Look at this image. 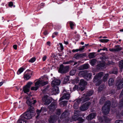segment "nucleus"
<instances>
[{"mask_svg": "<svg viewBox=\"0 0 123 123\" xmlns=\"http://www.w3.org/2000/svg\"><path fill=\"white\" fill-rule=\"evenodd\" d=\"M104 73L102 72H101L95 75L94 77L93 81L94 83H96V86H98L101 83L102 80H100L102 77Z\"/></svg>", "mask_w": 123, "mask_h": 123, "instance_id": "nucleus-1", "label": "nucleus"}, {"mask_svg": "<svg viewBox=\"0 0 123 123\" xmlns=\"http://www.w3.org/2000/svg\"><path fill=\"white\" fill-rule=\"evenodd\" d=\"M36 102V101L35 100H34L33 101L28 100L26 102L27 104L30 106L27 111L28 112H30V113L31 114L34 116V113L35 111L33 107L31 106V105L32 104H35Z\"/></svg>", "mask_w": 123, "mask_h": 123, "instance_id": "nucleus-2", "label": "nucleus"}, {"mask_svg": "<svg viewBox=\"0 0 123 123\" xmlns=\"http://www.w3.org/2000/svg\"><path fill=\"white\" fill-rule=\"evenodd\" d=\"M110 102L109 101H107L105 103L104 105L102 107V111L105 115L109 113L110 111Z\"/></svg>", "mask_w": 123, "mask_h": 123, "instance_id": "nucleus-3", "label": "nucleus"}, {"mask_svg": "<svg viewBox=\"0 0 123 123\" xmlns=\"http://www.w3.org/2000/svg\"><path fill=\"white\" fill-rule=\"evenodd\" d=\"M69 68V66H64L62 64L60 65L58 69V72L61 74H65L68 72Z\"/></svg>", "mask_w": 123, "mask_h": 123, "instance_id": "nucleus-4", "label": "nucleus"}, {"mask_svg": "<svg viewBox=\"0 0 123 123\" xmlns=\"http://www.w3.org/2000/svg\"><path fill=\"white\" fill-rule=\"evenodd\" d=\"M42 101L45 105H48L52 101L51 99H50L47 95L44 96L42 98Z\"/></svg>", "mask_w": 123, "mask_h": 123, "instance_id": "nucleus-5", "label": "nucleus"}, {"mask_svg": "<svg viewBox=\"0 0 123 123\" xmlns=\"http://www.w3.org/2000/svg\"><path fill=\"white\" fill-rule=\"evenodd\" d=\"M91 103V102H87L82 105L80 108V110L82 111H85L87 110L89 108Z\"/></svg>", "mask_w": 123, "mask_h": 123, "instance_id": "nucleus-6", "label": "nucleus"}, {"mask_svg": "<svg viewBox=\"0 0 123 123\" xmlns=\"http://www.w3.org/2000/svg\"><path fill=\"white\" fill-rule=\"evenodd\" d=\"M33 83L31 82H29L27 83V84L23 88V90L25 93H26L29 92L31 86Z\"/></svg>", "mask_w": 123, "mask_h": 123, "instance_id": "nucleus-7", "label": "nucleus"}, {"mask_svg": "<svg viewBox=\"0 0 123 123\" xmlns=\"http://www.w3.org/2000/svg\"><path fill=\"white\" fill-rule=\"evenodd\" d=\"M63 95L59 99V100L61 101L63 99H68L70 97V94L67 93L64 90L63 91Z\"/></svg>", "mask_w": 123, "mask_h": 123, "instance_id": "nucleus-8", "label": "nucleus"}, {"mask_svg": "<svg viewBox=\"0 0 123 123\" xmlns=\"http://www.w3.org/2000/svg\"><path fill=\"white\" fill-rule=\"evenodd\" d=\"M30 113V112L27 111L22 115H23V116L26 119H29L31 118L34 116Z\"/></svg>", "mask_w": 123, "mask_h": 123, "instance_id": "nucleus-9", "label": "nucleus"}, {"mask_svg": "<svg viewBox=\"0 0 123 123\" xmlns=\"http://www.w3.org/2000/svg\"><path fill=\"white\" fill-rule=\"evenodd\" d=\"M98 119L100 122H103L104 121L105 123H108L111 120L110 119L108 118L105 116H104L102 117H98Z\"/></svg>", "mask_w": 123, "mask_h": 123, "instance_id": "nucleus-10", "label": "nucleus"}, {"mask_svg": "<svg viewBox=\"0 0 123 123\" xmlns=\"http://www.w3.org/2000/svg\"><path fill=\"white\" fill-rule=\"evenodd\" d=\"M56 108V103L55 102H52L49 106L48 108L50 111L53 112Z\"/></svg>", "mask_w": 123, "mask_h": 123, "instance_id": "nucleus-11", "label": "nucleus"}, {"mask_svg": "<svg viewBox=\"0 0 123 123\" xmlns=\"http://www.w3.org/2000/svg\"><path fill=\"white\" fill-rule=\"evenodd\" d=\"M120 46L118 45H115V47L116 48H113L112 49H110L109 50L110 51L112 52H116L120 51L122 50V48L120 47Z\"/></svg>", "mask_w": 123, "mask_h": 123, "instance_id": "nucleus-12", "label": "nucleus"}, {"mask_svg": "<svg viewBox=\"0 0 123 123\" xmlns=\"http://www.w3.org/2000/svg\"><path fill=\"white\" fill-rule=\"evenodd\" d=\"M72 118L74 121L78 120L79 121L78 123H82L84 121V120L81 117H78V115H74L72 117Z\"/></svg>", "mask_w": 123, "mask_h": 123, "instance_id": "nucleus-13", "label": "nucleus"}, {"mask_svg": "<svg viewBox=\"0 0 123 123\" xmlns=\"http://www.w3.org/2000/svg\"><path fill=\"white\" fill-rule=\"evenodd\" d=\"M61 83V81L59 79H55L52 81L51 86L52 87L56 86L59 85Z\"/></svg>", "mask_w": 123, "mask_h": 123, "instance_id": "nucleus-14", "label": "nucleus"}, {"mask_svg": "<svg viewBox=\"0 0 123 123\" xmlns=\"http://www.w3.org/2000/svg\"><path fill=\"white\" fill-rule=\"evenodd\" d=\"M58 117L56 116H51L49 119V122L50 123H53L56 122Z\"/></svg>", "mask_w": 123, "mask_h": 123, "instance_id": "nucleus-15", "label": "nucleus"}, {"mask_svg": "<svg viewBox=\"0 0 123 123\" xmlns=\"http://www.w3.org/2000/svg\"><path fill=\"white\" fill-rule=\"evenodd\" d=\"M116 86L117 89H122L123 87V79L119 82L117 83L116 84Z\"/></svg>", "mask_w": 123, "mask_h": 123, "instance_id": "nucleus-16", "label": "nucleus"}, {"mask_svg": "<svg viewBox=\"0 0 123 123\" xmlns=\"http://www.w3.org/2000/svg\"><path fill=\"white\" fill-rule=\"evenodd\" d=\"M22 115L20 116L17 123H26V119Z\"/></svg>", "mask_w": 123, "mask_h": 123, "instance_id": "nucleus-17", "label": "nucleus"}, {"mask_svg": "<svg viewBox=\"0 0 123 123\" xmlns=\"http://www.w3.org/2000/svg\"><path fill=\"white\" fill-rule=\"evenodd\" d=\"M96 116V113H93L90 114L89 115L87 116L86 118L87 120H89L92 119L94 118Z\"/></svg>", "mask_w": 123, "mask_h": 123, "instance_id": "nucleus-18", "label": "nucleus"}, {"mask_svg": "<svg viewBox=\"0 0 123 123\" xmlns=\"http://www.w3.org/2000/svg\"><path fill=\"white\" fill-rule=\"evenodd\" d=\"M69 115V111H66L63 112L61 115V118H64L68 117Z\"/></svg>", "mask_w": 123, "mask_h": 123, "instance_id": "nucleus-19", "label": "nucleus"}, {"mask_svg": "<svg viewBox=\"0 0 123 123\" xmlns=\"http://www.w3.org/2000/svg\"><path fill=\"white\" fill-rule=\"evenodd\" d=\"M89 66L88 64H85L80 66L78 68V69L80 70L86 69L89 68Z\"/></svg>", "mask_w": 123, "mask_h": 123, "instance_id": "nucleus-20", "label": "nucleus"}, {"mask_svg": "<svg viewBox=\"0 0 123 123\" xmlns=\"http://www.w3.org/2000/svg\"><path fill=\"white\" fill-rule=\"evenodd\" d=\"M84 56V54H76L74 56V58L76 59H78L79 58H81Z\"/></svg>", "mask_w": 123, "mask_h": 123, "instance_id": "nucleus-21", "label": "nucleus"}, {"mask_svg": "<svg viewBox=\"0 0 123 123\" xmlns=\"http://www.w3.org/2000/svg\"><path fill=\"white\" fill-rule=\"evenodd\" d=\"M53 92L55 94H57L59 93V90L58 87L57 86L53 87Z\"/></svg>", "mask_w": 123, "mask_h": 123, "instance_id": "nucleus-22", "label": "nucleus"}, {"mask_svg": "<svg viewBox=\"0 0 123 123\" xmlns=\"http://www.w3.org/2000/svg\"><path fill=\"white\" fill-rule=\"evenodd\" d=\"M86 71H80L78 74V75L80 77H84L86 74Z\"/></svg>", "mask_w": 123, "mask_h": 123, "instance_id": "nucleus-23", "label": "nucleus"}, {"mask_svg": "<svg viewBox=\"0 0 123 123\" xmlns=\"http://www.w3.org/2000/svg\"><path fill=\"white\" fill-rule=\"evenodd\" d=\"M92 76V73H88L87 72H86V74L84 77V78L88 80L91 78Z\"/></svg>", "mask_w": 123, "mask_h": 123, "instance_id": "nucleus-24", "label": "nucleus"}, {"mask_svg": "<svg viewBox=\"0 0 123 123\" xmlns=\"http://www.w3.org/2000/svg\"><path fill=\"white\" fill-rule=\"evenodd\" d=\"M105 65V62H102L97 66V68L98 69H100L102 67H104Z\"/></svg>", "mask_w": 123, "mask_h": 123, "instance_id": "nucleus-25", "label": "nucleus"}, {"mask_svg": "<svg viewBox=\"0 0 123 123\" xmlns=\"http://www.w3.org/2000/svg\"><path fill=\"white\" fill-rule=\"evenodd\" d=\"M88 97V96L86 95L85 97H83L81 98V100H82V102H84L89 100L90 98Z\"/></svg>", "mask_w": 123, "mask_h": 123, "instance_id": "nucleus-26", "label": "nucleus"}, {"mask_svg": "<svg viewBox=\"0 0 123 123\" xmlns=\"http://www.w3.org/2000/svg\"><path fill=\"white\" fill-rule=\"evenodd\" d=\"M114 80L113 78H111L108 80L109 85V86H112L114 83Z\"/></svg>", "mask_w": 123, "mask_h": 123, "instance_id": "nucleus-27", "label": "nucleus"}, {"mask_svg": "<svg viewBox=\"0 0 123 123\" xmlns=\"http://www.w3.org/2000/svg\"><path fill=\"white\" fill-rule=\"evenodd\" d=\"M79 84L80 85L85 86L87 85V83L84 80L81 79L80 80Z\"/></svg>", "mask_w": 123, "mask_h": 123, "instance_id": "nucleus-28", "label": "nucleus"}, {"mask_svg": "<svg viewBox=\"0 0 123 123\" xmlns=\"http://www.w3.org/2000/svg\"><path fill=\"white\" fill-rule=\"evenodd\" d=\"M118 73V69L117 68H115L111 71L109 72L110 74H116Z\"/></svg>", "mask_w": 123, "mask_h": 123, "instance_id": "nucleus-29", "label": "nucleus"}, {"mask_svg": "<svg viewBox=\"0 0 123 123\" xmlns=\"http://www.w3.org/2000/svg\"><path fill=\"white\" fill-rule=\"evenodd\" d=\"M24 78L25 80H28L31 78V76H30V73H28L24 75Z\"/></svg>", "mask_w": 123, "mask_h": 123, "instance_id": "nucleus-30", "label": "nucleus"}, {"mask_svg": "<svg viewBox=\"0 0 123 123\" xmlns=\"http://www.w3.org/2000/svg\"><path fill=\"white\" fill-rule=\"evenodd\" d=\"M95 54L94 52L90 53L88 55L89 58L91 59L94 58L95 57Z\"/></svg>", "mask_w": 123, "mask_h": 123, "instance_id": "nucleus-31", "label": "nucleus"}, {"mask_svg": "<svg viewBox=\"0 0 123 123\" xmlns=\"http://www.w3.org/2000/svg\"><path fill=\"white\" fill-rule=\"evenodd\" d=\"M97 62V60L95 59H93L91 60L90 62L92 66H94Z\"/></svg>", "mask_w": 123, "mask_h": 123, "instance_id": "nucleus-32", "label": "nucleus"}, {"mask_svg": "<svg viewBox=\"0 0 123 123\" xmlns=\"http://www.w3.org/2000/svg\"><path fill=\"white\" fill-rule=\"evenodd\" d=\"M105 87V85H101L98 88V92H100L104 89Z\"/></svg>", "mask_w": 123, "mask_h": 123, "instance_id": "nucleus-33", "label": "nucleus"}, {"mask_svg": "<svg viewBox=\"0 0 123 123\" xmlns=\"http://www.w3.org/2000/svg\"><path fill=\"white\" fill-rule=\"evenodd\" d=\"M25 69V68H20L17 71V74L18 75L20 74Z\"/></svg>", "mask_w": 123, "mask_h": 123, "instance_id": "nucleus-34", "label": "nucleus"}, {"mask_svg": "<svg viewBox=\"0 0 123 123\" xmlns=\"http://www.w3.org/2000/svg\"><path fill=\"white\" fill-rule=\"evenodd\" d=\"M69 79V76H67L65 77L64 80L63 82V83L65 84L68 81Z\"/></svg>", "mask_w": 123, "mask_h": 123, "instance_id": "nucleus-35", "label": "nucleus"}, {"mask_svg": "<svg viewBox=\"0 0 123 123\" xmlns=\"http://www.w3.org/2000/svg\"><path fill=\"white\" fill-rule=\"evenodd\" d=\"M105 97H103L100 99L99 103L100 104H103L105 101Z\"/></svg>", "mask_w": 123, "mask_h": 123, "instance_id": "nucleus-36", "label": "nucleus"}, {"mask_svg": "<svg viewBox=\"0 0 123 123\" xmlns=\"http://www.w3.org/2000/svg\"><path fill=\"white\" fill-rule=\"evenodd\" d=\"M41 81L40 80H37L35 83V86L39 87L40 86H41Z\"/></svg>", "mask_w": 123, "mask_h": 123, "instance_id": "nucleus-37", "label": "nucleus"}, {"mask_svg": "<svg viewBox=\"0 0 123 123\" xmlns=\"http://www.w3.org/2000/svg\"><path fill=\"white\" fill-rule=\"evenodd\" d=\"M109 74H105V75L103 77V80L105 82L107 80L108 78V76H109Z\"/></svg>", "mask_w": 123, "mask_h": 123, "instance_id": "nucleus-38", "label": "nucleus"}, {"mask_svg": "<svg viewBox=\"0 0 123 123\" xmlns=\"http://www.w3.org/2000/svg\"><path fill=\"white\" fill-rule=\"evenodd\" d=\"M76 72V70H72L70 71L69 72V74L70 75L73 76L75 74Z\"/></svg>", "mask_w": 123, "mask_h": 123, "instance_id": "nucleus-39", "label": "nucleus"}, {"mask_svg": "<svg viewBox=\"0 0 123 123\" xmlns=\"http://www.w3.org/2000/svg\"><path fill=\"white\" fill-rule=\"evenodd\" d=\"M119 67L121 69L123 68V60H121L119 62Z\"/></svg>", "mask_w": 123, "mask_h": 123, "instance_id": "nucleus-40", "label": "nucleus"}, {"mask_svg": "<svg viewBox=\"0 0 123 123\" xmlns=\"http://www.w3.org/2000/svg\"><path fill=\"white\" fill-rule=\"evenodd\" d=\"M93 93L92 91H90L87 92L86 95L88 97L90 96Z\"/></svg>", "mask_w": 123, "mask_h": 123, "instance_id": "nucleus-41", "label": "nucleus"}, {"mask_svg": "<svg viewBox=\"0 0 123 123\" xmlns=\"http://www.w3.org/2000/svg\"><path fill=\"white\" fill-rule=\"evenodd\" d=\"M43 108V107L41 108L40 110H39L37 109L36 110V112L37 114V115L36 116V117L37 118L39 116L40 113L41 112L42 109Z\"/></svg>", "mask_w": 123, "mask_h": 123, "instance_id": "nucleus-42", "label": "nucleus"}, {"mask_svg": "<svg viewBox=\"0 0 123 123\" xmlns=\"http://www.w3.org/2000/svg\"><path fill=\"white\" fill-rule=\"evenodd\" d=\"M67 102L68 101H63L61 102L60 104L61 105H62L63 106H64L66 105Z\"/></svg>", "mask_w": 123, "mask_h": 123, "instance_id": "nucleus-43", "label": "nucleus"}, {"mask_svg": "<svg viewBox=\"0 0 123 123\" xmlns=\"http://www.w3.org/2000/svg\"><path fill=\"white\" fill-rule=\"evenodd\" d=\"M109 41V40L108 39H103L99 40L102 43H107Z\"/></svg>", "mask_w": 123, "mask_h": 123, "instance_id": "nucleus-44", "label": "nucleus"}, {"mask_svg": "<svg viewBox=\"0 0 123 123\" xmlns=\"http://www.w3.org/2000/svg\"><path fill=\"white\" fill-rule=\"evenodd\" d=\"M41 86H43L45 85L48 84V81H41Z\"/></svg>", "mask_w": 123, "mask_h": 123, "instance_id": "nucleus-45", "label": "nucleus"}, {"mask_svg": "<svg viewBox=\"0 0 123 123\" xmlns=\"http://www.w3.org/2000/svg\"><path fill=\"white\" fill-rule=\"evenodd\" d=\"M39 87L35 86V87H32L31 88V90H32L36 91L38 88Z\"/></svg>", "mask_w": 123, "mask_h": 123, "instance_id": "nucleus-46", "label": "nucleus"}, {"mask_svg": "<svg viewBox=\"0 0 123 123\" xmlns=\"http://www.w3.org/2000/svg\"><path fill=\"white\" fill-rule=\"evenodd\" d=\"M36 58L35 57H33L29 60V62L32 63L34 62Z\"/></svg>", "mask_w": 123, "mask_h": 123, "instance_id": "nucleus-47", "label": "nucleus"}, {"mask_svg": "<svg viewBox=\"0 0 123 123\" xmlns=\"http://www.w3.org/2000/svg\"><path fill=\"white\" fill-rule=\"evenodd\" d=\"M117 103L113 102L111 105V106L112 107H115L117 106Z\"/></svg>", "mask_w": 123, "mask_h": 123, "instance_id": "nucleus-48", "label": "nucleus"}, {"mask_svg": "<svg viewBox=\"0 0 123 123\" xmlns=\"http://www.w3.org/2000/svg\"><path fill=\"white\" fill-rule=\"evenodd\" d=\"M69 24L70 25L71 28V29H73L74 28L73 26H74V25L73 23V22L71 21H70L69 22Z\"/></svg>", "mask_w": 123, "mask_h": 123, "instance_id": "nucleus-49", "label": "nucleus"}, {"mask_svg": "<svg viewBox=\"0 0 123 123\" xmlns=\"http://www.w3.org/2000/svg\"><path fill=\"white\" fill-rule=\"evenodd\" d=\"M119 105L120 107H122L123 106V98L119 103Z\"/></svg>", "mask_w": 123, "mask_h": 123, "instance_id": "nucleus-50", "label": "nucleus"}, {"mask_svg": "<svg viewBox=\"0 0 123 123\" xmlns=\"http://www.w3.org/2000/svg\"><path fill=\"white\" fill-rule=\"evenodd\" d=\"M78 105L79 104L76 103H75L74 105V108L75 109H77L78 107Z\"/></svg>", "mask_w": 123, "mask_h": 123, "instance_id": "nucleus-51", "label": "nucleus"}, {"mask_svg": "<svg viewBox=\"0 0 123 123\" xmlns=\"http://www.w3.org/2000/svg\"><path fill=\"white\" fill-rule=\"evenodd\" d=\"M115 123H123V121L120 120H117L115 121Z\"/></svg>", "mask_w": 123, "mask_h": 123, "instance_id": "nucleus-52", "label": "nucleus"}, {"mask_svg": "<svg viewBox=\"0 0 123 123\" xmlns=\"http://www.w3.org/2000/svg\"><path fill=\"white\" fill-rule=\"evenodd\" d=\"M56 114L58 115H59L61 114V111L60 109H57Z\"/></svg>", "mask_w": 123, "mask_h": 123, "instance_id": "nucleus-53", "label": "nucleus"}, {"mask_svg": "<svg viewBox=\"0 0 123 123\" xmlns=\"http://www.w3.org/2000/svg\"><path fill=\"white\" fill-rule=\"evenodd\" d=\"M82 101V100H81V98L80 99L77 100L76 102H75V103H76L78 104H79L81 102V101Z\"/></svg>", "mask_w": 123, "mask_h": 123, "instance_id": "nucleus-54", "label": "nucleus"}, {"mask_svg": "<svg viewBox=\"0 0 123 123\" xmlns=\"http://www.w3.org/2000/svg\"><path fill=\"white\" fill-rule=\"evenodd\" d=\"M59 44L60 45V47L61 49V50H63L64 49V48L62 43H59Z\"/></svg>", "mask_w": 123, "mask_h": 123, "instance_id": "nucleus-55", "label": "nucleus"}, {"mask_svg": "<svg viewBox=\"0 0 123 123\" xmlns=\"http://www.w3.org/2000/svg\"><path fill=\"white\" fill-rule=\"evenodd\" d=\"M78 86L76 85H75L74 87L73 88V89L74 91L78 89Z\"/></svg>", "mask_w": 123, "mask_h": 123, "instance_id": "nucleus-56", "label": "nucleus"}, {"mask_svg": "<svg viewBox=\"0 0 123 123\" xmlns=\"http://www.w3.org/2000/svg\"><path fill=\"white\" fill-rule=\"evenodd\" d=\"M8 5L9 6H12L13 5V3L12 2H10L9 4Z\"/></svg>", "mask_w": 123, "mask_h": 123, "instance_id": "nucleus-57", "label": "nucleus"}, {"mask_svg": "<svg viewBox=\"0 0 123 123\" xmlns=\"http://www.w3.org/2000/svg\"><path fill=\"white\" fill-rule=\"evenodd\" d=\"M85 47V46H83L82 47L80 48L79 49H78L79 51H82V50L84 49Z\"/></svg>", "mask_w": 123, "mask_h": 123, "instance_id": "nucleus-58", "label": "nucleus"}, {"mask_svg": "<svg viewBox=\"0 0 123 123\" xmlns=\"http://www.w3.org/2000/svg\"><path fill=\"white\" fill-rule=\"evenodd\" d=\"M79 112V111H74V114L75 115H78V113Z\"/></svg>", "mask_w": 123, "mask_h": 123, "instance_id": "nucleus-59", "label": "nucleus"}, {"mask_svg": "<svg viewBox=\"0 0 123 123\" xmlns=\"http://www.w3.org/2000/svg\"><path fill=\"white\" fill-rule=\"evenodd\" d=\"M13 47L14 49L16 50L17 49V45L16 44L14 45L13 46Z\"/></svg>", "mask_w": 123, "mask_h": 123, "instance_id": "nucleus-60", "label": "nucleus"}, {"mask_svg": "<svg viewBox=\"0 0 123 123\" xmlns=\"http://www.w3.org/2000/svg\"><path fill=\"white\" fill-rule=\"evenodd\" d=\"M79 51V50L78 49H74L72 51V52H78Z\"/></svg>", "mask_w": 123, "mask_h": 123, "instance_id": "nucleus-61", "label": "nucleus"}, {"mask_svg": "<svg viewBox=\"0 0 123 123\" xmlns=\"http://www.w3.org/2000/svg\"><path fill=\"white\" fill-rule=\"evenodd\" d=\"M47 58V57L46 55H44L43 58V61H44Z\"/></svg>", "mask_w": 123, "mask_h": 123, "instance_id": "nucleus-62", "label": "nucleus"}, {"mask_svg": "<svg viewBox=\"0 0 123 123\" xmlns=\"http://www.w3.org/2000/svg\"><path fill=\"white\" fill-rule=\"evenodd\" d=\"M69 61H67L66 62H64L63 63V64H69Z\"/></svg>", "mask_w": 123, "mask_h": 123, "instance_id": "nucleus-63", "label": "nucleus"}, {"mask_svg": "<svg viewBox=\"0 0 123 123\" xmlns=\"http://www.w3.org/2000/svg\"><path fill=\"white\" fill-rule=\"evenodd\" d=\"M123 95V89L122 90L121 92V93L120 94V97L122 96V95Z\"/></svg>", "mask_w": 123, "mask_h": 123, "instance_id": "nucleus-64", "label": "nucleus"}]
</instances>
